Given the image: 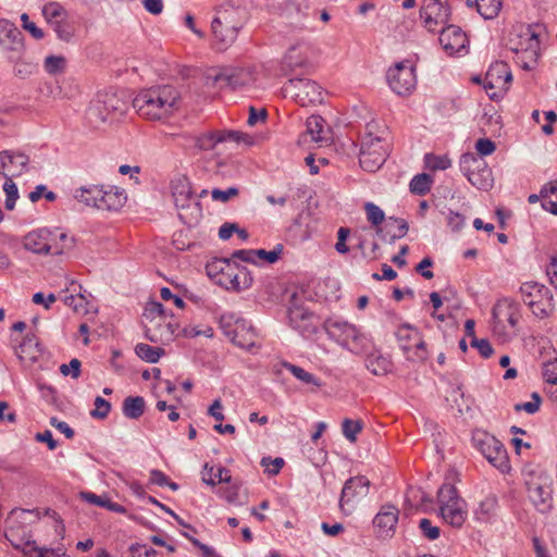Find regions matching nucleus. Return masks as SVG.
Returning <instances> with one entry per match:
<instances>
[{
  "label": "nucleus",
  "mask_w": 557,
  "mask_h": 557,
  "mask_svg": "<svg viewBox=\"0 0 557 557\" xmlns=\"http://www.w3.org/2000/svg\"><path fill=\"white\" fill-rule=\"evenodd\" d=\"M181 92L172 85H161L141 90L133 100L138 114L148 121H163L178 111Z\"/></svg>",
  "instance_id": "obj_1"
},
{
  "label": "nucleus",
  "mask_w": 557,
  "mask_h": 557,
  "mask_svg": "<svg viewBox=\"0 0 557 557\" xmlns=\"http://www.w3.org/2000/svg\"><path fill=\"white\" fill-rule=\"evenodd\" d=\"M248 20L245 8L224 4L215 10L211 22L212 44L216 50H226L237 39L239 30Z\"/></svg>",
  "instance_id": "obj_2"
},
{
  "label": "nucleus",
  "mask_w": 557,
  "mask_h": 557,
  "mask_svg": "<svg viewBox=\"0 0 557 557\" xmlns=\"http://www.w3.org/2000/svg\"><path fill=\"white\" fill-rule=\"evenodd\" d=\"M366 129L361 139L359 163L364 171L375 172L386 161L389 145L387 138L383 136L384 131L380 134L376 123L367 124Z\"/></svg>",
  "instance_id": "obj_3"
},
{
  "label": "nucleus",
  "mask_w": 557,
  "mask_h": 557,
  "mask_svg": "<svg viewBox=\"0 0 557 557\" xmlns=\"http://www.w3.org/2000/svg\"><path fill=\"white\" fill-rule=\"evenodd\" d=\"M23 247L37 255L60 256L73 247V239L64 232L40 228L24 236Z\"/></svg>",
  "instance_id": "obj_4"
},
{
  "label": "nucleus",
  "mask_w": 557,
  "mask_h": 557,
  "mask_svg": "<svg viewBox=\"0 0 557 557\" xmlns=\"http://www.w3.org/2000/svg\"><path fill=\"white\" fill-rule=\"evenodd\" d=\"M206 269L214 283L227 290L239 292L248 288L252 283V277L246 268L226 259L214 260L208 263Z\"/></svg>",
  "instance_id": "obj_5"
},
{
  "label": "nucleus",
  "mask_w": 557,
  "mask_h": 557,
  "mask_svg": "<svg viewBox=\"0 0 557 557\" xmlns=\"http://www.w3.org/2000/svg\"><path fill=\"white\" fill-rule=\"evenodd\" d=\"M171 191L181 221L188 226H196L202 218V208L194 198L188 178L185 176L174 178L171 182Z\"/></svg>",
  "instance_id": "obj_6"
},
{
  "label": "nucleus",
  "mask_w": 557,
  "mask_h": 557,
  "mask_svg": "<svg viewBox=\"0 0 557 557\" xmlns=\"http://www.w3.org/2000/svg\"><path fill=\"white\" fill-rule=\"evenodd\" d=\"M323 327L330 338L352 354H362L368 348V338L355 324L339 318H329Z\"/></svg>",
  "instance_id": "obj_7"
},
{
  "label": "nucleus",
  "mask_w": 557,
  "mask_h": 557,
  "mask_svg": "<svg viewBox=\"0 0 557 557\" xmlns=\"http://www.w3.org/2000/svg\"><path fill=\"white\" fill-rule=\"evenodd\" d=\"M128 108L127 101L113 91L99 92L88 109V119L96 126L113 122L122 116Z\"/></svg>",
  "instance_id": "obj_8"
},
{
  "label": "nucleus",
  "mask_w": 557,
  "mask_h": 557,
  "mask_svg": "<svg viewBox=\"0 0 557 557\" xmlns=\"http://www.w3.org/2000/svg\"><path fill=\"white\" fill-rule=\"evenodd\" d=\"M255 66L222 67L211 70L206 75V85L211 87H231L237 89L251 86L257 81Z\"/></svg>",
  "instance_id": "obj_9"
},
{
  "label": "nucleus",
  "mask_w": 557,
  "mask_h": 557,
  "mask_svg": "<svg viewBox=\"0 0 557 557\" xmlns=\"http://www.w3.org/2000/svg\"><path fill=\"white\" fill-rule=\"evenodd\" d=\"M220 327L234 345L243 349H250L256 344L255 329L234 312H225L221 315Z\"/></svg>",
  "instance_id": "obj_10"
},
{
  "label": "nucleus",
  "mask_w": 557,
  "mask_h": 557,
  "mask_svg": "<svg viewBox=\"0 0 557 557\" xmlns=\"http://www.w3.org/2000/svg\"><path fill=\"white\" fill-rule=\"evenodd\" d=\"M282 92L301 107L321 104L324 99L323 88L317 82L305 77L288 79L282 87Z\"/></svg>",
  "instance_id": "obj_11"
},
{
  "label": "nucleus",
  "mask_w": 557,
  "mask_h": 557,
  "mask_svg": "<svg viewBox=\"0 0 557 557\" xmlns=\"http://www.w3.org/2000/svg\"><path fill=\"white\" fill-rule=\"evenodd\" d=\"M473 446L486 458V460L502 472L509 470L507 450L494 435L476 430L472 435Z\"/></svg>",
  "instance_id": "obj_12"
},
{
  "label": "nucleus",
  "mask_w": 557,
  "mask_h": 557,
  "mask_svg": "<svg viewBox=\"0 0 557 557\" xmlns=\"http://www.w3.org/2000/svg\"><path fill=\"white\" fill-rule=\"evenodd\" d=\"M520 319L518 306L504 299L493 308V332L495 335L508 339L517 333V324Z\"/></svg>",
  "instance_id": "obj_13"
},
{
  "label": "nucleus",
  "mask_w": 557,
  "mask_h": 557,
  "mask_svg": "<svg viewBox=\"0 0 557 557\" xmlns=\"http://www.w3.org/2000/svg\"><path fill=\"white\" fill-rule=\"evenodd\" d=\"M460 171L471 185L479 189L492 187V171L484 159L472 152L463 153L459 161Z\"/></svg>",
  "instance_id": "obj_14"
},
{
  "label": "nucleus",
  "mask_w": 557,
  "mask_h": 557,
  "mask_svg": "<svg viewBox=\"0 0 557 557\" xmlns=\"http://www.w3.org/2000/svg\"><path fill=\"white\" fill-rule=\"evenodd\" d=\"M370 481L363 476L358 475L348 479L342 490L339 498V508L345 515L352 513L358 505L369 494Z\"/></svg>",
  "instance_id": "obj_15"
},
{
  "label": "nucleus",
  "mask_w": 557,
  "mask_h": 557,
  "mask_svg": "<svg viewBox=\"0 0 557 557\" xmlns=\"http://www.w3.org/2000/svg\"><path fill=\"white\" fill-rule=\"evenodd\" d=\"M386 77L391 89L399 96L409 95L417 85L414 66L409 61L396 63Z\"/></svg>",
  "instance_id": "obj_16"
},
{
  "label": "nucleus",
  "mask_w": 557,
  "mask_h": 557,
  "mask_svg": "<svg viewBox=\"0 0 557 557\" xmlns=\"http://www.w3.org/2000/svg\"><path fill=\"white\" fill-rule=\"evenodd\" d=\"M512 81L509 66L505 62L492 64L483 79V87L492 100L503 97Z\"/></svg>",
  "instance_id": "obj_17"
},
{
  "label": "nucleus",
  "mask_w": 557,
  "mask_h": 557,
  "mask_svg": "<svg viewBox=\"0 0 557 557\" xmlns=\"http://www.w3.org/2000/svg\"><path fill=\"white\" fill-rule=\"evenodd\" d=\"M528 497L536 509L546 512L552 508V481L545 473L532 475L525 482Z\"/></svg>",
  "instance_id": "obj_18"
},
{
  "label": "nucleus",
  "mask_w": 557,
  "mask_h": 557,
  "mask_svg": "<svg viewBox=\"0 0 557 557\" xmlns=\"http://www.w3.org/2000/svg\"><path fill=\"white\" fill-rule=\"evenodd\" d=\"M396 337L408 360L422 361L426 358L425 343L416 329L403 325L397 330Z\"/></svg>",
  "instance_id": "obj_19"
},
{
  "label": "nucleus",
  "mask_w": 557,
  "mask_h": 557,
  "mask_svg": "<svg viewBox=\"0 0 557 557\" xmlns=\"http://www.w3.org/2000/svg\"><path fill=\"white\" fill-rule=\"evenodd\" d=\"M451 15L446 0H424L420 9V18L429 32H435L438 26L445 25Z\"/></svg>",
  "instance_id": "obj_20"
},
{
  "label": "nucleus",
  "mask_w": 557,
  "mask_h": 557,
  "mask_svg": "<svg viewBox=\"0 0 557 557\" xmlns=\"http://www.w3.org/2000/svg\"><path fill=\"white\" fill-rule=\"evenodd\" d=\"M0 47L8 59L25 54L24 36L16 25L9 20H0Z\"/></svg>",
  "instance_id": "obj_21"
},
{
  "label": "nucleus",
  "mask_w": 557,
  "mask_h": 557,
  "mask_svg": "<svg viewBox=\"0 0 557 557\" xmlns=\"http://www.w3.org/2000/svg\"><path fill=\"white\" fill-rule=\"evenodd\" d=\"M189 139L195 140L198 147L202 150L214 149L216 145L224 143L239 144L240 141H244L247 145L252 143L250 136L245 133L225 129L210 132L197 138L189 137Z\"/></svg>",
  "instance_id": "obj_22"
},
{
  "label": "nucleus",
  "mask_w": 557,
  "mask_h": 557,
  "mask_svg": "<svg viewBox=\"0 0 557 557\" xmlns=\"http://www.w3.org/2000/svg\"><path fill=\"white\" fill-rule=\"evenodd\" d=\"M177 327V324L168 322L166 317H153L145 324V335L152 343L165 344L173 339Z\"/></svg>",
  "instance_id": "obj_23"
},
{
  "label": "nucleus",
  "mask_w": 557,
  "mask_h": 557,
  "mask_svg": "<svg viewBox=\"0 0 557 557\" xmlns=\"http://www.w3.org/2000/svg\"><path fill=\"white\" fill-rule=\"evenodd\" d=\"M29 159L26 154L4 150L0 152V175L5 180H12L21 175L28 163Z\"/></svg>",
  "instance_id": "obj_24"
},
{
  "label": "nucleus",
  "mask_w": 557,
  "mask_h": 557,
  "mask_svg": "<svg viewBox=\"0 0 557 557\" xmlns=\"http://www.w3.org/2000/svg\"><path fill=\"white\" fill-rule=\"evenodd\" d=\"M398 509L392 505H384L373 519L376 534L381 539L392 537L398 522Z\"/></svg>",
  "instance_id": "obj_25"
},
{
  "label": "nucleus",
  "mask_w": 557,
  "mask_h": 557,
  "mask_svg": "<svg viewBox=\"0 0 557 557\" xmlns=\"http://www.w3.org/2000/svg\"><path fill=\"white\" fill-rule=\"evenodd\" d=\"M440 42L443 49L448 54L453 55L466 49L468 38L459 26L448 25L442 28L440 34Z\"/></svg>",
  "instance_id": "obj_26"
},
{
  "label": "nucleus",
  "mask_w": 557,
  "mask_h": 557,
  "mask_svg": "<svg viewBox=\"0 0 557 557\" xmlns=\"http://www.w3.org/2000/svg\"><path fill=\"white\" fill-rule=\"evenodd\" d=\"M101 195L98 202L99 210L116 211L125 205L127 199L123 189L113 186H103Z\"/></svg>",
  "instance_id": "obj_27"
},
{
  "label": "nucleus",
  "mask_w": 557,
  "mask_h": 557,
  "mask_svg": "<svg viewBox=\"0 0 557 557\" xmlns=\"http://www.w3.org/2000/svg\"><path fill=\"white\" fill-rule=\"evenodd\" d=\"M440 512L446 523L454 528H461L467 519L466 502L440 506Z\"/></svg>",
  "instance_id": "obj_28"
},
{
  "label": "nucleus",
  "mask_w": 557,
  "mask_h": 557,
  "mask_svg": "<svg viewBox=\"0 0 557 557\" xmlns=\"http://www.w3.org/2000/svg\"><path fill=\"white\" fill-rule=\"evenodd\" d=\"M528 41L529 45L527 48H511V50L516 53V64L521 66L525 71H530L531 69H533L537 59V41L535 40L534 35H532L528 39Z\"/></svg>",
  "instance_id": "obj_29"
},
{
  "label": "nucleus",
  "mask_w": 557,
  "mask_h": 557,
  "mask_svg": "<svg viewBox=\"0 0 557 557\" xmlns=\"http://www.w3.org/2000/svg\"><path fill=\"white\" fill-rule=\"evenodd\" d=\"M306 63V53L300 47L293 46L286 51L282 59L281 72L283 75H289L296 69L302 67Z\"/></svg>",
  "instance_id": "obj_30"
},
{
  "label": "nucleus",
  "mask_w": 557,
  "mask_h": 557,
  "mask_svg": "<svg viewBox=\"0 0 557 557\" xmlns=\"http://www.w3.org/2000/svg\"><path fill=\"white\" fill-rule=\"evenodd\" d=\"M307 133L311 140L320 145L330 141L329 131L324 127V120L320 115H311L306 121Z\"/></svg>",
  "instance_id": "obj_31"
},
{
  "label": "nucleus",
  "mask_w": 557,
  "mask_h": 557,
  "mask_svg": "<svg viewBox=\"0 0 557 557\" xmlns=\"http://www.w3.org/2000/svg\"><path fill=\"white\" fill-rule=\"evenodd\" d=\"M41 356V348L35 335L27 334L20 345L18 358L29 362H36Z\"/></svg>",
  "instance_id": "obj_32"
},
{
  "label": "nucleus",
  "mask_w": 557,
  "mask_h": 557,
  "mask_svg": "<svg viewBox=\"0 0 557 557\" xmlns=\"http://www.w3.org/2000/svg\"><path fill=\"white\" fill-rule=\"evenodd\" d=\"M145 399L141 396H128L122 405L123 414L128 419H138L145 412Z\"/></svg>",
  "instance_id": "obj_33"
},
{
  "label": "nucleus",
  "mask_w": 557,
  "mask_h": 557,
  "mask_svg": "<svg viewBox=\"0 0 557 557\" xmlns=\"http://www.w3.org/2000/svg\"><path fill=\"white\" fill-rule=\"evenodd\" d=\"M366 367L374 375H384L391 371L392 362L381 354H370L366 359Z\"/></svg>",
  "instance_id": "obj_34"
},
{
  "label": "nucleus",
  "mask_w": 557,
  "mask_h": 557,
  "mask_svg": "<svg viewBox=\"0 0 557 557\" xmlns=\"http://www.w3.org/2000/svg\"><path fill=\"white\" fill-rule=\"evenodd\" d=\"M102 185H91L89 187H82L75 191V198L87 206L98 209L99 199H101Z\"/></svg>",
  "instance_id": "obj_35"
},
{
  "label": "nucleus",
  "mask_w": 557,
  "mask_h": 557,
  "mask_svg": "<svg viewBox=\"0 0 557 557\" xmlns=\"http://www.w3.org/2000/svg\"><path fill=\"white\" fill-rule=\"evenodd\" d=\"M42 15L50 26L69 17L67 11L59 2H49L45 4L42 8Z\"/></svg>",
  "instance_id": "obj_36"
},
{
  "label": "nucleus",
  "mask_w": 557,
  "mask_h": 557,
  "mask_svg": "<svg viewBox=\"0 0 557 557\" xmlns=\"http://www.w3.org/2000/svg\"><path fill=\"white\" fill-rule=\"evenodd\" d=\"M544 290L545 287L543 285L534 282L523 283L520 287L522 300L529 307H533V305H535L539 298L542 297V293Z\"/></svg>",
  "instance_id": "obj_37"
},
{
  "label": "nucleus",
  "mask_w": 557,
  "mask_h": 557,
  "mask_svg": "<svg viewBox=\"0 0 557 557\" xmlns=\"http://www.w3.org/2000/svg\"><path fill=\"white\" fill-rule=\"evenodd\" d=\"M502 7L503 0H475V8L485 20L496 17Z\"/></svg>",
  "instance_id": "obj_38"
},
{
  "label": "nucleus",
  "mask_w": 557,
  "mask_h": 557,
  "mask_svg": "<svg viewBox=\"0 0 557 557\" xmlns=\"http://www.w3.org/2000/svg\"><path fill=\"white\" fill-rule=\"evenodd\" d=\"M9 61L14 63V75L22 79L29 77L36 70V64L26 58V53L21 54L20 58L10 59Z\"/></svg>",
  "instance_id": "obj_39"
},
{
  "label": "nucleus",
  "mask_w": 557,
  "mask_h": 557,
  "mask_svg": "<svg viewBox=\"0 0 557 557\" xmlns=\"http://www.w3.org/2000/svg\"><path fill=\"white\" fill-rule=\"evenodd\" d=\"M136 355L141 359L150 363L159 361L161 356L164 355V349L161 347H152L148 344H137L135 347Z\"/></svg>",
  "instance_id": "obj_40"
},
{
  "label": "nucleus",
  "mask_w": 557,
  "mask_h": 557,
  "mask_svg": "<svg viewBox=\"0 0 557 557\" xmlns=\"http://www.w3.org/2000/svg\"><path fill=\"white\" fill-rule=\"evenodd\" d=\"M282 367L288 370L297 380H299L304 384L314 385L317 387L321 386L320 381L313 374L307 372L305 369L289 362H283Z\"/></svg>",
  "instance_id": "obj_41"
},
{
  "label": "nucleus",
  "mask_w": 557,
  "mask_h": 557,
  "mask_svg": "<svg viewBox=\"0 0 557 557\" xmlns=\"http://www.w3.org/2000/svg\"><path fill=\"white\" fill-rule=\"evenodd\" d=\"M432 186V178L429 174L422 173L413 176L409 184L412 194L423 196L428 194Z\"/></svg>",
  "instance_id": "obj_42"
},
{
  "label": "nucleus",
  "mask_w": 557,
  "mask_h": 557,
  "mask_svg": "<svg viewBox=\"0 0 557 557\" xmlns=\"http://www.w3.org/2000/svg\"><path fill=\"white\" fill-rule=\"evenodd\" d=\"M440 506L450 505L457 502H465L458 496L457 488L449 483L443 484L437 493Z\"/></svg>",
  "instance_id": "obj_43"
},
{
  "label": "nucleus",
  "mask_w": 557,
  "mask_h": 557,
  "mask_svg": "<svg viewBox=\"0 0 557 557\" xmlns=\"http://www.w3.org/2000/svg\"><path fill=\"white\" fill-rule=\"evenodd\" d=\"M425 166L432 171L446 170L451 165V161L446 156H435L428 153L424 157Z\"/></svg>",
  "instance_id": "obj_44"
},
{
  "label": "nucleus",
  "mask_w": 557,
  "mask_h": 557,
  "mask_svg": "<svg viewBox=\"0 0 557 557\" xmlns=\"http://www.w3.org/2000/svg\"><path fill=\"white\" fill-rule=\"evenodd\" d=\"M342 428L345 437L354 443L356 442L357 434L362 430V423L359 420L345 419Z\"/></svg>",
  "instance_id": "obj_45"
},
{
  "label": "nucleus",
  "mask_w": 557,
  "mask_h": 557,
  "mask_svg": "<svg viewBox=\"0 0 557 557\" xmlns=\"http://www.w3.org/2000/svg\"><path fill=\"white\" fill-rule=\"evenodd\" d=\"M58 38L63 41H70L74 35V28L69 23L67 18L59 21L57 24L51 26Z\"/></svg>",
  "instance_id": "obj_46"
},
{
  "label": "nucleus",
  "mask_w": 557,
  "mask_h": 557,
  "mask_svg": "<svg viewBox=\"0 0 557 557\" xmlns=\"http://www.w3.org/2000/svg\"><path fill=\"white\" fill-rule=\"evenodd\" d=\"M3 190L7 195L5 208L13 210L15 207L16 199L18 198L17 187L12 180H5L3 184Z\"/></svg>",
  "instance_id": "obj_47"
},
{
  "label": "nucleus",
  "mask_w": 557,
  "mask_h": 557,
  "mask_svg": "<svg viewBox=\"0 0 557 557\" xmlns=\"http://www.w3.org/2000/svg\"><path fill=\"white\" fill-rule=\"evenodd\" d=\"M364 210L367 213V219L373 225L379 226L384 221V212L383 210L372 202H367L364 205Z\"/></svg>",
  "instance_id": "obj_48"
},
{
  "label": "nucleus",
  "mask_w": 557,
  "mask_h": 557,
  "mask_svg": "<svg viewBox=\"0 0 557 557\" xmlns=\"http://www.w3.org/2000/svg\"><path fill=\"white\" fill-rule=\"evenodd\" d=\"M65 58L61 55H49L45 60V70L49 74H57L64 70Z\"/></svg>",
  "instance_id": "obj_49"
},
{
  "label": "nucleus",
  "mask_w": 557,
  "mask_h": 557,
  "mask_svg": "<svg viewBox=\"0 0 557 557\" xmlns=\"http://www.w3.org/2000/svg\"><path fill=\"white\" fill-rule=\"evenodd\" d=\"M543 377L546 384H557V357L543 363Z\"/></svg>",
  "instance_id": "obj_50"
},
{
  "label": "nucleus",
  "mask_w": 557,
  "mask_h": 557,
  "mask_svg": "<svg viewBox=\"0 0 557 557\" xmlns=\"http://www.w3.org/2000/svg\"><path fill=\"white\" fill-rule=\"evenodd\" d=\"M313 314L304 308H294L289 311V320L294 327L301 329L300 322L311 320Z\"/></svg>",
  "instance_id": "obj_51"
},
{
  "label": "nucleus",
  "mask_w": 557,
  "mask_h": 557,
  "mask_svg": "<svg viewBox=\"0 0 557 557\" xmlns=\"http://www.w3.org/2000/svg\"><path fill=\"white\" fill-rule=\"evenodd\" d=\"M110 410L111 404L101 396H97L95 399V409L90 412V414L97 419H106Z\"/></svg>",
  "instance_id": "obj_52"
},
{
  "label": "nucleus",
  "mask_w": 557,
  "mask_h": 557,
  "mask_svg": "<svg viewBox=\"0 0 557 557\" xmlns=\"http://www.w3.org/2000/svg\"><path fill=\"white\" fill-rule=\"evenodd\" d=\"M419 528L422 531L423 535L430 541H434L438 539L441 535L440 528L433 525L431 520L426 518L420 520Z\"/></svg>",
  "instance_id": "obj_53"
},
{
  "label": "nucleus",
  "mask_w": 557,
  "mask_h": 557,
  "mask_svg": "<svg viewBox=\"0 0 557 557\" xmlns=\"http://www.w3.org/2000/svg\"><path fill=\"white\" fill-rule=\"evenodd\" d=\"M471 346L476 348L483 358H490L494 352L491 343L485 338L473 337L471 339Z\"/></svg>",
  "instance_id": "obj_54"
},
{
  "label": "nucleus",
  "mask_w": 557,
  "mask_h": 557,
  "mask_svg": "<svg viewBox=\"0 0 557 557\" xmlns=\"http://www.w3.org/2000/svg\"><path fill=\"white\" fill-rule=\"evenodd\" d=\"M239 190L236 187H230L226 190L214 188L211 191V197L215 201L227 202L231 198L236 197Z\"/></svg>",
  "instance_id": "obj_55"
},
{
  "label": "nucleus",
  "mask_w": 557,
  "mask_h": 557,
  "mask_svg": "<svg viewBox=\"0 0 557 557\" xmlns=\"http://www.w3.org/2000/svg\"><path fill=\"white\" fill-rule=\"evenodd\" d=\"M282 250H283L282 245H277L276 248L271 251H267L264 249H258V250H255V252H256V257H258L259 259L264 260L268 263H274L275 261H277Z\"/></svg>",
  "instance_id": "obj_56"
},
{
  "label": "nucleus",
  "mask_w": 557,
  "mask_h": 557,
  "mask_svg": "<svg viewBox=\"0 0 557 557\" xmlns=\"http://www.w3.org/2000/svg\"><path fill=\"white\" fill-rule=\"evenodd\" d=\"M60 372L63 375L71 374L73 379H77L81 375V361L76 358L72 359L69 364H62Z\"/></svg>",
  "instance_id": "obj_57"
},
{
  "label": "nucleus",
  "mask_w": 557,
  "mask_h": 557,
  "mask_svg": "<svg viewBox=\"0 0 557 557\" xmlns=\"http://www.w3.org/2000/svg\"><path fill=\"white\" fill-rule=\"evenodd\" d=\"M475 149L481 156H490L495 151L496 145L488 138H480L475 144Z\"/></svg>",
  "instance_id": "obj_58"
},
{
  "label": "nucleus",
  "mask_w": 557,
  "mask_h": 557,
  "mask_svg": "<svg viewBox=\"0 0 557 557\" xmlns=\"http://www.w3.org/2000/svg\"><path fill=\"white\" fill-rule=\"evenodd\" d=\"M350 234L349 228L347 227H341L337 232V243L335 245V249L339 253H346L348 252L349 248L346 245V240Z\"/></svg>",
  "instance_id": "obj_59"
},
{
  "label": "nucleus",
  "mask_w": 557,
  "mask_h": 557,
  "mask_svg": "<svg viewBox=\"0 0 557 557\" xmlns=\"http://www.w3.org/2000/svg\"><path fill=\"white\" fill-rule=\"evenodd\" d=\"M144 317L147 322L153 319V317H165L162 304L156 301L150 302L145 309Z\"/></svg>",
  "instance_id": "obj_60"
},
{
  "label": "nucleus",
  "mask_w": 557,
  "mask_h": 557,
  "mask_svg": "<svg viewBox=\"0 0 557 557\" xmlns=\"http://www.w3.org/2000/svg\"><path fill=\"white\" fill-rule=\"evenodd\" d=\"M21 20L23 22V27L28 30L34 38L41 39L44 37V32L38 28L35 23L29 21V17L26 13L22 14Z\"/></svg>",
  "instance_id": "obj_61"
},
{
  "label": "nucleus",
  "mask_w": 557,
  "mask_h": 557,
  "mask_svg": "<svg viewBox=\"0 0 557 557\" xmlns=\"http://www.w3.org/2000/svg\"><path fill=\"white\" fill-rule=\"evenodd\" d=\"M433 265V261L431 258L425 257L422 259L418 265L416 267V271L420 273L424 278L431 280L434 277V273L431 270H428V268H431Z\"/></svg>",
  "instance_id": "obj_62"
},
{
  "label": "nucleus",
  "mask_w": 557,
  "mask_h": 557,
  "mask_svg": "<svg viewBox=\"0 0 557 557\" xmlns=\"http://www.w3.org/2000/svg\"><path fill=\"white\" fill-rule=\"evenodd\" d=\"M496 506H497L496 496L488 495L480 503V512L487 516L495 510Z\"/></svg>",
  "instance_id": "obj_63"
},
{
  "label": "nucleus",
  "mask_w": 557,
  "mask_h": 557,
  "mask_svg": "<svg viewBox=\"0 0 557 557\" xmlns=\"http://www.w3.org/2000/svg\"><path fill=\"white\" fill-rule=\"evenodd\" d=\"M183 535L187 537L194 546L198 547L202 552V557H218L211 547L201 543L198 539L190 536L186 532H184Z\"/></svg>",
  "instance_id": "obj_64"
}]
</instances>
